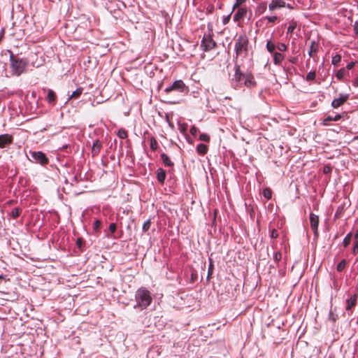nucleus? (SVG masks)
I'll return each mask as SVG.
<instances>
[{"label":"nucleus","mask_w":358,"mask_h":358,"mask_svg":"<svg viewBox=\"0 0 358 358\" xmlns=\"http://www.w3.org/2000/svg\"><path fill=\"white\" fill-rule=\"evenodd\" d=\"M135 301L134 308L140 310L146 309L152 301L150 292L143 287L138 288L135 293Z\"/></svg>","instance_id":"obj_1"},{"label":"nucleus","mask_w":358,"mask_h":358,"mask_svg":"<svg viewBox=\"0 0 358 358\" xmlns=\"http://www.w3.org/2000/svg\"><path fill=\"white\" fill-rule=\"evenodd\" d=\"M10 62V68L13 74L20 76L25 71L27 65V62L26 59H19L14 57L13 55H11Z\"/></svg>","instance_id":"obj_2"},{"label":"nucleus","mask_w":358,"mask_h":358,"mask_svg":"<svg viewBox=\"0 0 358 358\" xmlns=\"http://www.w3.org/2000/svg\"><path fill=\"white\" fill-rule=\"evenodd\" d=\"M248 38L245 35L241 34L238 36L234 45L236 57L248 52Z\"/></svg>","instance_id":"obj_3"},{"label":"nucleus","mask_w":358,"mask_h":358,"mask_svg":"<svg viewBox=\"0 0 358 358\" xmlns=\"http://www.w3.org/2000/svg\"><path fill=\"white\" fill-rule=\"evenodd\" d=\"M187 87L182 80H178L175 81L171 86L166 87L164 90V92L166 94H169L173 91H176L179 92H184L186 90Z\"/></svg>","instance_id":"obj_4"},{"label":"nucleus","mask_w":358,"mask_h":358,"mask_svg":"<svg viewBox=\"0 0 358 358\" xmlns=\"http://www.w3.org/2000/svg\"><path fill=\"white\" fill-rule=\"evenodd\" d=\"M201 46L203 51L208 52L216 46V43L213 39L212 36L210 35H204L201 43Z\"/></svg>","instance_id":"obj_5"},{"label":"nucleus","mask_w":358,"mask_h":358,"mask_svg":"<svg viewBox=\"0 0 358 358\" xmlns=\"http://www.w3.org/2000/svg\"><path fill=\"white\" fill-rule=\"evenodd\" d=\"M30 155L32 158L31 161L35 163H39L41 165H45L48 163V157L41 151H31Z\"/></svg>","instance_id":"obj_6"},{"label":"nucleus","mask_w":358,"mask_h":358,"mask_svg":"<svg viewBox=\"0 0 358 358\" xmlns=\"http://www.w3.org/2000/svg\"><path fill=\"white\" fill-rule=\"evenodd\" d=\"M13 141V136L9 134L0 135V148H6L9 147Z\"/></svg>","instance_id":"obj_7"},{"label":"nucleus","mask_w":358,"mask_h":358,"mask_svg":"<svg viewBox=\"0 0 358 358\" xmlns=\"http://www.w3.org/2000/svg\"><path fill=\"white\" fill-rule=\"evenodd\" d=\"M310 223L314 235L317 237L318 236L319 217L311 213L310 214Z\"/></svg>","instance_id":"obj_8"},{"label":"nucleus","mask_w":358,"mask_h":358,"mask_svg":"<svg viewBox=\"0 0 358 358\" xmlns=\"http://www.w3.org/2000/svg\"><path fill=\"white\" fill-rule=\"evenodd\" d=\"M247 13L248 9L246 7H238L233 16L234 21L236 22H240L246 16Z\"/></svg>","instance_id":"obj_9"},{"label":"nucleus","mask_w":358,"mask_h":358,"mask_svg":"<svg viewBox=\"0 0 358 358\" xmlns=\"http://www.w3.org/2000/svg\"><path fill=\"white\" fill-rule=\"evenodd\" d=\"M245 74H243L241 71L240 66H235V74L233 80L237 83V85H242V81H243Z\"/></svg>","instance_id":"obj_10"},{"label":"nucleus","mask_w":358,"mask_h":358,"mask_svg":"<svg viewBox=\"0 0 358 358\" xmlns=\"http://www.w3.org/2000/svg\"><path fill=\"white\" fill-rule=\"evenodd\" d=\"M285 6L286 3L284 0H271L268 5V9L270 11H273L278 8H284Z\"/></svg>","instance_id":"obj_11"},{"label":"nucleus","mask_w":358,"mask_h":358,"mask_svg":"<svg viewBox=\"0 0 358 358\" xmlns=\"http://www.w3.org/2000/svg\"><path fill=\"white\" fill-rule=\"evenodd\" d=\"M349 98L348 94H342L340 97L334 99L331 102L333 108H336L343 105Z\"/></svg>","instance_id":"obj_12"},{"label":"nucleus","mask_w":358,"mask_h":358,"mask_svg":"<svg viewBox=\"0 0 358 358\" xmlns=\"http://www.w3.org/2000/svg\"><path fill=\"white\" fill-rule=\"evenodd\" d=\"M102 148V143L99 140L94 141L92 147V155L93 157L97 155Z\"/></svg>","instance_id":"obj_13"},{"label":"nucleus","mask_w":358,"mask_h":358,"mask_svg":"<svg viewBox=\"0 0 358 358\" xmlns=\"http://www.w3.org/2000/svg\"><path fill=\"white\" fill-rule=\"evenodd\" d=\"M243 84L247 87H252L255 85L256 82L251 73L245 74L243 80Z\"/></svg>","instance_id":"obj_14"},{"label":"nucleus","mask_w":358,"mask_h":358,"mask_svg":"<svg viewBox=\"0 0 358 358\" xmlns=\"http://www.w3.org/2000/svg\"><path fill=\"white\" fill-rule=\"evenodd\" d=\"M318 49H319L318 44L315 41H312L310 42V45L309 47L308 55L310 57H313L315 56V55L318 52Z\"/></svg>","instance_id":"obj_15"},{"label":"nucleus","mask_w":358,"mask_h":358,"mask_svg":"<svg viewBox=\"0 0 358 358\" xmlns=\"http://www.w3.org/2000/svg\"><path fill=\"white\" fill-rule=\"evenodd\" d=\"M272 55L273 59V63L278 66L280 65L282 62L285 59V56L281 52H273Z\"/></svg>","instance_id":"obj_16"},{"label":"nucleus","mask_w":358,"mask_h":358,"mask_svg":"<svg viewBox=\"0 0 358 358\" xmlns=\"http://www.w3.org/2000/svg\"><path fill=\"white\" fill-rule=\"evenodd\" d=\"M357 299V294H354L353 296H350V298L347 299V301H346V303H347L346 310H350L352 307H354L356 305Z\"/></svg>","instance_id":"obj_17"},{"label":"nucleus","mask_w":358,"mask_h":358,"mask_svg":"<svg viewBox=\"0 0 358 358\" xmlns=\"http://www.w3.org/2000/svg\"><path fill=\"white\" fill-rule=\"evenodd\" d=\"M157 178L160 183H164L166 179V172L162 169L159 168L157 170Z\"/></svg>","instance_id":"obj_18"},{"label":"nucleus","mask_w":358,"mask_h":358,"mask_svg":"<svg viewBox=\"0 0 358 358\" xmlns=\"http://www.w3.org/2000/svg\"><path fill=\"white\" fill-rule=\"evenodd\" d=\"M160 157L165 166L171 167L173 166V163L172 162V161L170 159L167 155H166L165 153H162L161 154Z\"/></svg>","instance_id":"obj_19"},{"label":"nucleus","mask_w":358,"mask_h":358,"mask_svg":"<svg viewBox=\"0 0 358 358\" xmlns=\"http://www.w3.org/2000/svg\"><path fill=\"white\" fill-rule=\"evenodd\" d=\"M266 48L269 53L273 54V52H275V50L276 49V44L271 40H268L267 41Z\"/></svg>","instance_id":"obj_20"},{"label":"nucleus","mask_w":358,"mask_h":358,"mask_svg":"<svg viewBox=\"0 0 358 358\" xmlns=\"http://www.w3.org/2000/svg\"><path fill=\"white\" fill-rule=\"evenodd\" d=\"M196 152L199 155H204L208 152V146L205 144L200 143L196 146Z\"/></svg>","instance_id":"obj_21"},{"label":"nucleus","mask_w":358,"mask_h":358,"mask_svg":"<svg viewBox=\"0 0 358 358\" xmlns=\"http://www.w3.org/2000/svg\"><path fill=\"white\" fill-rule=\"evenodd\" d=\"M56 99V94L52 90H48L47 100L49 103L55 102Z\"/></svg>","instance_id":"obj_22"},{"label":"nucleus","mask_w":358,"mask_h":358,"mask_svg":"<svg viewBox=\"0 0 358 358\" xmlns=\"http://www.w3.org/2000/svg\"><path fill=\"white\" fill-rule=\"evenodd\" d=\"M150 149L155 151L158 148V143L154 136L150 138Z\"/></svg>","instance_id":"obj_23"},{"label":"nucleus","mask_w":358,"mask_h":358,"mask_svg":"<svg viewBox=\"0 0 358 358\" xmlns=\"http://www.w3.org/2000/svg\"><path fill=\"white\" fill-rule=\"evenodd\" d=\"M83 89L82 87L77 88L70 96L69 99H77L83 93Z\"/></svg>","instance_id":"obj_24"},{"label":"nucleus","mask_w":358,"mask_h":358,"mask_svg":"<svg viewBox=\"0 0 358 358\" xmlns=\"http://www.w3.org/2000/svg\"><path fill=\"white\" fill-rule=\"evenodd\" d=\"M341 117V115H336L334 117L329 115L326 119L324 120V124L327 125V122L328 121H338Z\"/></svg>","instance_id":"obj_25"},{"label":"nucleus","mask_w":358,"mask_h":358,"mask_svg":"<svg viewBox=\"0 0 358 358\" xmlns=\"http://www.w3.org/2000/svg\"><path fill=\"white\" fill-rule=\"evenodd\" d=\"M297 26V23L295 21H292L289 25V27H287V34H291L294 32V29H296Z\"/></svg>","instance_id":"obj_26"},{"label":"nucleus","mask_w":358,"mask_h":358,"mask_svg":"<svg viewBox=\"0 0 358 358\" xmlns=\"http://www.w3.org/2000/svg\"><path fill=\"white\" fill-rule=\"evenodd\" d=\"M345 73H346L345 69L343 68V69H339L337 71L336 76L338 78V80H341L345 77Z\"/></svg>","instance_id":"obj_27"},{"label":"nucleus","mask_w":358,"mask_h":358,"mask_svg":"<svg viewBox=\"0 0 358 358\" xmlns=\"http://www.w3.org/2000/svg\"><path fill=\"white\" fill-rule=\"evenodd\" d=\"M351 238H352L351 233H349L348 234H347L345 236V237L344 238L343 241V244L345 248H347L350 245V243L351 242Z\"/></svg>","instance_id":"obj_28"},{"label":"nucleus","mask_w":358,"mask_h":358,"mask_svg":"<svg viewBox=\"0 0 358 358\" xmlns=\"http://www.w3.org/2000/svg\"><path fill=\"white\" fill-rule=\"evenodd\" d=\"M347 261L345 259H343L341 262H339L336 266V270L338 272H341L346 266Z\"/></svg>","instance_id":"obj_29"},{"label":"nucleus","mask_w":358,"mask_h":358,"mask_svg":"<svg viewBox=\"0 0 358 358\" xmlns=\"http://www.w3.org/2000/svg\"><path fill=\"white\" fill-rule=\"evenodd\" d=\"M117 135L120 138L124 139L127 137V132L124 129H120L117 131Z\"/></svg>","instance_id":"obj_30"},{"label":"nucleus","mask_w":358,"mask_h":358,"mask_svg":"<svg viewBox=\"0 0 358 358\" xmlns=\"http://www.w3.org/2000/svg\"><path fill=\"white\" fill-rule=\"evenodd\" d=\"M263 195L267 199H270L272 196V191L270 188H265L264 190H263Z\"/></svg>","instance_id":"obj_31"},{"label":"nucleus","mask_w":358,"mask_h":358,"mask_svg":"<svg viewBox=\"0 0 358 358\" xmlns=\"http://www.w3.org/2000/svg\"><path fill=\"white\" fill-rule=\"evenodd\" d=\"M341 60V56L338 54H336L332 57L331 63L333 65L336 66Z\"/></svg>","instance_id":"obj_32"},{"label":"nucleus","mask_w":358,"mask_h":358,"mask_svg":"<svg viewBox=\"0 0 358 358\" xmlns=\"http://www.w3.org/2000/svg\"><path fill=\"white\" fill-rule=\"evenodd\" d=\"M150 226H151V221H150V219H148L143 224V227H142L143 231L144 232L148 231L150 229Z\"/></svg>","instance_id":"obj_33"},{"label":"nucleus","mask_w":358,"mask_h":358,"mask_svg":"<svg viewBox=\"0 0 358 358\" xmlns=\"http://www.w3.org/2000/svg\"><path fill=\"white\" fill-rule=\"evenodd\" d=\"M276 49L280 52H285L287 49V46L283 43H278L276 44Z\"/></svg>","instance_id":"obj_34"},{"label":"nucleus","mask_w":358,"mask_h":358,"mask_svg":"<svg viewBox=\"0 0 358 358\" xmlns=\"http://www.w3.org/2000/svg\"><path fill=\"white\" fill-rule=\"evenodd\" d=\"M20 210L18 208H15L12 210L11 213H10V215L13 217V218H17L20 216Z\"/></svg>","instance_id":"obj_35"},{"label":"nucleus","mask_w":358,"mask_h":358,"mask_svg":"<svg viewBox=\"0 0 358 358\" xmlns=\"http://www.w3.org/2000/svg\"><path fill=\"white\" fill-rule=\"evenodd\" d=\"M116 229H117L116 224L115 223H111L109 225V231L110 232V234L108 235V237H112L113 234L116 231Z\"/></svg>","instance_id":"obj_36"},{"label":"nucleus","mask_w":358,"mask_h":358,"mask_svg":"<svg viewBox=\"0 0 358 358\" xmlns=\"http://www.w3.org/2000/svg\"><path fill=\"white\" fill-rule=\"evenodd\" d=\"M316 76L315 71H310L306 76V80L308 81L314 80Z\"/></svg>","instance_id":"obj_37"},{"label":"nucleus","mask_w":358,"mask_h":358,"mask_svg":"<svg viewBox=\"0 0 358 358\" xmlns=\"http://www.w3.org/2000/svg\"><path fill=\"white\" fill-rule=\"evenodd\" d=\"M199 140L201 141L209 142L210 136L207 134H201L199 135Z\"/></svg>","instance_id":"obj_38"},{"label":"nucleus","mask_w":358,"mask_h":358,"mask_svg":"<svg viewBox=\"0 0 358 358\" xmlns=\"http://www.w3.org/2000/svg\"><path fill=\"white\" fill-rule=\"evenodd\" d=\"M282 259V254L280 252H276L273 255V259L275 262H279Z\"/></svg>","instance_id":"obj_39"},{"label":"nucleus","mask_w":358,"mask_h":358,"mask_svg":"<svg viewBox=\"0 0 358 358\" xmlns=\"http://www.w3.org/2000/svg\"><path fill=\"white\" fill-rule=\"evenodd\" d=\"M245 1L246 0H236V3L233 6V10H234L236 8H238L240 6L243 4L245 2Z\"/></svg>","instance_id":"obj_40"},{"label":"nucleus","mask_w":358,"mask_h":358,"mask_svg":"<svg viewBox=\"0 0 358 358\" xmlns=\"http://www.w3.org/2000/svg\"><path fill=\"white\" fill-rule=\"evenodd\" d=\"M101 222L100 220H95L93 224L94 229L98 230L101 227Z\"/></svg>","instance_id":"obj_41"},{"label":"nucleus","mask_w":358,"mask_h":358,"mask_svg":"<svg viewBox=\"0 0 358 358\" xmlns=\"http://www.w3.org/2000/svg\"><path fill=\"white\" fill-rule=\"evenodd\" d=\"M265 19H266L268 22L274 23L277 20L278 17L275 15H274V16H266V17H265Z\"/></svg>","instance_id":"obj_42"},{"label":"nucleus","mask_w":358,"mask_h":358,"mask_svg":"<svg viewBox=\"0 0 358 358\" xmlns=\"http://www.w3.org/2000/svg\"><path fill=\"white\" fill-rule=\"evenodd\" d=\"M358 252V241H355L354 243L353 248H352V252L353 254H357Z\"/></svg>","instance_id":"obj_43"},{"label":"nucleus","mask_w":358,"mask_h":358,"mask_svg":"<svg viewBox=\"0 0 358 358\" xmlns=\"http://www.w3.org/2000/svg\"><path fill=\"white\" fill-rule=\"evenodd\" d=\"M190 131V133H191V134H192V135H193V136H196V134H197V133H198V131H199V129H198L195 126H193V127H191V129H190V131Z\"/></svg>","instance_id":"obj_44"},{"label":"nucleus","mask_w":358,"mask_h":358,"mask_svg":"<svg viewBox=\"0 0 358 358\" xmlns=\"http://www.w3.org/2000/svg\"><path fill=\"white\" fill-rule=\"evenodd\" d=\"M270 236H271V238H276L278 236V233L277 230H275V229H273V230L271 231Z\"/></svg>","instance_id":"obj_45"},{"label":"nucleus","mask_w":358,"mask_h":358,"mask_svg":"<svg viewBox=\"0 0 358 358\" xmlns=\"http://www.w3.org/2000/svg\"><path fill=\"white\" fill-rule=\"evenodd\" d=\"M213 269V265L212 263H210V266H209V268H208V276H207L208 279L210 278V275L212 274Z\"/></svg>","instance_id":"obj_46"},{"label":"nucleus","mask_w":358,"mask_h":358,"mask_svg":"<svg viewBox=\"0 0 358 358\" xmlns=\"http://www.w3.org/2000/svg\"><path fill=\"white\" fill-rule=\"evenodd\" d=\"M297 61H298L297 57H291L289 58V62L292 63V64H296Z\"/></svg>","instance_id":"obj_47"},{"label":"nucleus","mask_w":358,"mask_h":358,"mask_svg":"<svg viewBox=\"0 0 358 358\" xmlns=\"http://www.w3.org/2000/svg\"><path fill=\"white\" fill-rule=\"evenodd\" d=\"M355 63L354 62H351L347 65L346 68L350 70L352 69L355 66Z\"/></svg>","instance_id":"obj_48"},{"label":"nucleus","mask_w":358,"mask_h":358,"mask_svg":"<svg viewBox=\"0 0 358 358\" xmlns=\"http://www.w3.org/2000/svg\"><path fill=\"white\" fill-rule=\"evenodd\" d=\"M331 171V169L329 166H324L323 172L324 173H329Z\"/></svg>","instance_id":"obj_49"},{"label":"nucleus","mask_w":358,"mask_h":358,"mask_svg":"<svg viewBox=\"0 0 358 358\" xmlns=\"http://www.w3.org/2000/svg\"><path fill=\"white\" fill-rule=\"evenodd\" d=\"M230 18V15L227 16L223 19V23L225 24L229 22Z\"/></svg>","instance_id":"obj_50"},{"label":"nucleus","mask_w":358,"mask_h":358,"mask_svg":"<svg viewBox=\"0 0 358 358\" xmlns=\"http://www.w3.org/2000/svg\"><path fill=\"white\" fill-rule=\"evenodd\" d=\"M259 7H262V11H265V10L266 9V3H262V5L259 6Z\"/></svg>","instance_id":"obj_51"},{"label":"nucleus","mask_w":358,"mask_h":358,"mask_svg":"<svg viewBox=\"0 0 358 358\" xmlns=\"http://www.w3.org/2000/svg\"><path fill=\"white\" fill-rule=\"evenodd\" d=\"M77 245H78V247H80L81 245H82V240L80 238H78L77 240V242H76Z\"/></svg>","instance_id":"obj_52"},{"label":"nucleus","mask_w":358,"mask_h":358,"mask_svg":"<svg viewBox=\"0 0 358 358\" xmlns=\"http://www.w3.org/2000/svg\"><path fill=\"white\" fill-rule=\"evenodd\" d=\"M213 8H213V6H210V8H208V13H212V12H213Z\"/></svg>","instance_id":"obj_53"},{"label":"nucleus","mask_w":358,"mask_h":358,"mask_svg":"<svg viewBox=\"0 0 358 358\" xmlns=\"http://www.w3.org/2000/svg\"><path fill=\"white\" fill-rule=\"evenodd\" d=\"M3 37V34L2 32V33L0 34V42L1 41Z\"/></svg>","instance_id":"obj_54"},{"label":"nucleus","mask_w":358,"mask_h":358,"mask_svg":"<svg viewBox=\"0 0 358 358\" xmlns=\"http://www.w3.org/2000/svg\"><path fill=\"white\" fill-rule=\"evenodd\" d=\"M330 317L331 318V320L335 322L336 321V318L335 317H331V313H330Z\"/></svg>","instance_id":"obj_55"},{"label":"nucleus","mask_w":358,"mask_h":358,"mask_svg":"<svg viewBox=\"0 0 358 358\" xmlns=\"http://www.w3.org/2000/svg\"><path fill=\"white\" fill-rule=\"evenodd\" d=\"M186 131V127L182 128V131L185 132Z\"/></svg>","instance_id":"obj_56"},{"label":"nucleus","mask_w":358,"mask_h":358,"mask_svg":"<svg viewBox=\"0 0 358 358\" xmlns=\"http://www.w3.org/2000/svg\"><path fill=\"white\" fill-rule=\"evenodd\" d=\"M355 238H357V239L358 238V233H357V234H355Z\"/></svg>","instance_id":"obj_57"},{"label":"nucleus","mask_w":358,"mask_h":358,"mask_svg":"<svg viewBox=\"0 0 358 358\" xmlns=\"http://www.w3.org/2000/svg\"><path fill=\"white\" fill-rule=\"evenodd\" d=\"M287 7L291 8L292 7L289 6V4H287Z\"/></svg>","instance_id":"obj_58"},{"label":"nucleus","mask_w":358,"mask_h":358,"mask_svg":"<svg viewBox=\"0 0 358 358\" xmlns=\"http://www.w3.org/2000/svg\"><path fill=\"white\" fill-rule=\"evenodd\" d=\"M357 138H358V136H357Z\"/></svg>","instance_id":"obj_59"}]
</instances>
